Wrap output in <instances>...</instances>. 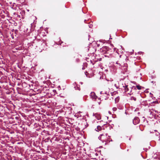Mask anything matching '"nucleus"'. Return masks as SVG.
I'll list each match as a JSON object with an SVG mask.
<instances>
[{
    "label": "nucleus",
    "mask_w": 160,
    "mask_h": 160,
    "mask_svg": "<svg viewBox=\"0 0 160 160\" xmlns=\"http://www.w3.org/2000/svg\"><path fill=\"white\" fill-rule=\"evenodd\" d=\"M139 121L140 120L138 117H135L133 120V122L134 125L138 124L139 122Z\"/></svg>",
    "instance_id": "4"
},
{
    "label": "nucleus",
    "mask_w": 160,
    "mask_h": 160,
    "mask_svg": "<svg viewBox=\"0 0 160 160\" xmlns=\"http://www.w3.org/2000/svg\"><path fill=\"white\" fill-rule=\"evenodd\" d=\"M136 87L138 90H141L142 88V87L139 85H137Z\"/></svg>",
    "instance_id": "10"
},
{
    "label": "nucleus",
    "mask_w": 160,
    "mask_h": 160,
    "mask_svg": "<svg viewBox=\"0 0 160 160\" xmlns=\"http://www.w3.org/2000/svg\"><path fill=\"white\" fill-rule=\"evenodd\" d=\"M154 131L155 132H157V130H154Z\"/></svg>",
    "instance_id": "21"
},
{
    "label": "nucleus",
    "mask_w": 160,
    "mask_h": 160,
    "mask_svg": "<svg viewBox=\"0 0 160 160\" xmlns=\"http://www.w3.org/2000/svg\"><path fill=\"white\" fill-rule=\"evenodd\" d=\"M98 138L102 142H107L108 141L110 142L108 140L109 139V136H108L106 133H104L101 134Z\"/></svg>",
    "instance_id": "1"
},
{
    "label": "nucleus",
    "mask_w": 160,
    "mask_h": 160,
    "mask_svg": "<svg viewBox=\"0 0 160 160\" xmlns=\"http://www.w3.org/2000/svg\"><path fill=\"white\" fill-rule=\"evenodd\" d=\"M159 132H157L156 134V135L157 136H158L159 135Z\"/></svg>",
    "instance_id": "17"
},
{
    "label": "nucleus",
    "mask_w": 160,
    "mask_h": 160,
    "mask_svg": "<svg viewBox=\"0 0 160 160\" xmlns=\"http://www.w3.org/2000/svg\"><path fill=\"white\" fill-rule=\"evenodd\" d=\"M114 52V50L108 48V51H107L106 54H108L109 55H107V56L109 57Z\"/></svg>",
    "instance_id": "3"
},
{
    "label": "nucleus",
    "mask_w": 160,
    "mask_h": 160,
    "mask_svg": "<svg viewBox=\"0 0 160 160\" xmlns=\"http://www.w3.org/2000/svg\"><path fill=\"white\" fill-rule=\"evenodd\" d=\"M108 48V47L106 46L104 47L101 49V51L103 53L106 54Z\"/></svg>",
    "instance_id": "5"
},
{
    "label": "nucleus",
    "mask_w": 160,
    "mask_h": 160,
    "mask_svg": "<svg viewBox=\"0 0 160 160\" xmlns=\"http://www.w3.org/2000/svg\"><path fill=\"white\" fill-rule=\"evenodd\" d=\"M130 93L128 92V94H129L130 95L134 94L135 96H137L138 95H139V91L137 90L136 88L134 86L132 87L131 88H130Z\"/></svg>",
    "instance_id": "2"
},
{
    "label": "nucleus",
    "mask_w": 160,
    "mask_h": 160,
    "mask_svg": "<svg viewBox=\"0 0 160 160\" xmlns=\"http://www.w3.org/2000/svg\"><path fill=\"white\" fill-rule=\"evenodd\" d=\"M123 87L124 88V90L125 92H127V93L128 92L130 93V90H129L128 85H125L124 86H123Z\"/></svg>",
    "instance_id": "7"
},
{
    "label": "nucleus",
    "mask_w": 160,
    "mask_h": 160,
    "mask_svg": "<svg viewBox=\"0 0 160 160\" xmlns=\"http://www.w3.org/2000/svg\"><path fill=\"white\" fill-rule=\"evenodd\" d=\"M155 102L156 103H158V102H157V101H155V102Z\"/></svg>",
    "instance_id": "18"
},
{
    "label": "nucleus",
    "mask_w": 160,
    "mask_h": 160,
    "mask_svg": "<svg viewBox=\"0 0 160 160\" xmlns=\"http://www.w3.org/2000/svg\"><path fill=\"white\" fill-rule=\"evenodd\" d=\"M100 104V102H99V104Z\"/></svg>",
    "instance_id": "22"
},
{
    "label": "nucleus",
    "mask_w": 160,
    "mask_h": 160,
    "mask_svg": "<svg viewBox=\"0 0 160 160\" xmlns=\"http://www.w3.org/2000/svg\"><path fill=\"white\" fill-rule=\"evenodd\" d=\"M90 96L91 98L92 99H96L97 98V96L96 95L95 93L94 92H92L90 95Z\"/></svg>",
    "instance_id": "6"
},
{
    "label": "nucleus",
    "mask_w": 160,
    "mask_h": 160,
    "mask_svg": "<svg viewBox=\"0 0 160 160\" xmlns=\"http://www.w3.org/2000/svg\"><path fill=\"white\" fill-rule=\"evenodd\" d=\"M92 25L91 24L89 26L90 28H92Z\"/></svg>",
    "instance_id": "16"
},
{
    "label": "nucleus",
    "mask_w": 160,
    "mask_h": 160,
    "mask_svg": "<svg viewBox=\"0 0 160 160\" xmlns=\"http://www.w3.org/2000/svg\"><path fill=\"white\" fill-rule=\"evenodd\" d=\"M101 116H99L98 117V120H99L101 119Z\"/></svg>",
    "instance_id": "15"
},
{
    "label": "nucleus",
    "mask_w": 160,
    "mask_h": 160,
    "mask_svg": "<svg viewBox=\"0 0 160 160\" xmlns=\"http://www.w3.org/2000/svg\"><path fill=\"white\" fill-rule=\"evenodd\" d=\"M101 126H98L97 127V130H96L97 131H100L101 129Z\"/></svg>",
    "instance_id": "11"
},
{
    "label": "nucleus",
    "mask_w": 160,
    "mask_h": 160,
    "mask_svg": "<svg viewBox=\"0 0 160 160\" xmlns=\"http://www.w3.org/2000/svg\"><path fill=\"white\" fill-rule=\"evenodd\" d=\"M112 110L113 111H116V110H117V108H112Z\"/></svg>",
    "instance_id": "13"
},
{
    "label": "nucleus",
    "mask_w": 160,
    "mask_h": 160,
    "mask_svg": "<svg viewBox=\"0 0 160 160\" xmlns=\"http://www.w3.org/2000/svg\"><path fill=\"white\" fill-rule=\"evenodd\" d=\"M131 100L136 101V98L135 97H131Z\"/></svg>",
    "instance_id": "12"
},
{
    "label": "nucleus",
    "mask_w": 160,
    "mask_h": 160,
    "mask_svg": "<svg viewBox=\"0 0 160 160\" xmlns=\"http://www.w3.org/2000/svg\"><path fill=\"white\" fill-rule=\"evenodd\" d=\"M121 56H122V55H120V56H119V58H121Z\"/></svg>",
    "instance_id": "19"
},
{
    "label": "nucleus",
    "mask_w": 160,
    "mask_h": 160,
    "mask_svg": "<svg viewBox=\"0 0 160 160\" xmlns=\"http://www.w3.org/2000/svg\"><path fill=\"white\" fill-rule=\"evenodd\" d=\"M79 61V60L78 58H77L76 59V61L77 62H78Z\"/></svg>",
    "instance_id": "14"
},
{
    "label": "nucleus",
    "mask_w": 160,
    "mask_h": 160,
    "mask_svg": "<svg viewBox=\"0 0 160 160\" xmlns=\"http://www.w3.org/2000/svg\"><path fill=\"white\" fill-rule=\"evenodd\" d=\"M90 155H91L90 157L94 159H96V158L94 156V155H95L96 156H98V154L97 153H96L95 154H94V153H92L90 154Z\"/></svg>",
    "instance_id": "8"
},
{
    "label": "nucleus",
    "mask_w": 160,
    "mask_h": 160,
    "mask_svg": "<svg viewBox=\"0 0 160 160\" xmlns=\"http://www.w3.org/2000/svg\"><path fill=\"white\" fill-rule=\"evenodd\" d=\"M21 14H22V18L24 19V17H23V16H24V15L25 14V11H22V12H21Z\"/></svg>",
    "instance_id": "9"
},
{
    "label": "nucleus",
    "mask_w": 160,
    "mask_h": 160,
    "mask_svg": "<svg viewBox=\"0 0 160 160\" xmlns=\"http://www.w3.org/2000/svg\"><path fill=\"white\" fill-rule=\"evenodd\" d=\"M118 61H117V62H116V63L117 64H118L119 63L118 62Z\"/></svg>",
    "instance_id": "20"
}]
</instances>
